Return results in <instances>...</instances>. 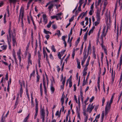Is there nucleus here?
Wrapping results in <instances>:
<instances>
[{"label":"nucleus","instance_id":"f257e3e1","mask_svg":"<svg viewBox=\"0 0 122 122\" xmlns=\"http://www.w3.org/2000/svg\"><path fill=\"white\" fill-rule=\"evenodd\" d=\"M24 9L23 8L21 7L20 9V14L19 15V22L20 21V19L21 18V25L23 27V17L24 16Z\"/></svg>","mask_w":122,"mask_h":122},{"label":"nucleus","instance_id":"f03ea898","mask_svg":"<svg viewBox=\"0 0 122 122\" xmlns=\"http://www.w3.org/2000/svg\"><path fill=\"white\" fill-rule=\"evenodd\" d=\"M40 115L41 118L42 119V122H44L45 120V111L43 108H42V106L40 107Z\"/></svg>","mask_w":122,"mask_h":122},{"label":"nucleus","instance_id":"7ed1b4c3","mask_svg":"<svg viewBox=\"0 0 122 122\" xmlns=\"http://www.w3.org/2000/svg\"><path fill=\"white\" fill-rule=\"evenodd\" d=\"M86 52L87 49L86 48V47L84 48L83 52V59L81 61V65L82 66L83 65V64L85 62V61L86 58L88 57L87 56H86Z\"/></svg>","mask_w":122,"mask_h":122},{"label":"nucleus","instance_id":"20e7f679","mask_svg":"<svg viewBox=\"0 0 122 122\" xmlns=\"http://www.w3.org/2000/svg\"><path fill=\"white\" fill-rule=\"evenodd\" d=\"M101 9L99 10V9L98 8L97 10L96 13V18L97 19V21H99L100 20V13L101 12Z\"/></svg>","mask_w":122,"mask_h":122},{"label":"nucleus","instance_id":"39448f33","mask_svg":"<svg viewBox=\"0 0 122 122\" xmlns=\"http://www.w3.org/2000/svg\"><path fill=\"white\" fill-rule=\"evenodd\" d=\"M42 18L43 19V21L45 23L44 24H45L47 23V19L46 14H44L43 15Z\"/></svg>","mask_w":122,"mask_h":122},{"label":"nucleus","instance_id":"423d86ee","mask_svg":"<svg viewBox=\"0 0 122 122\" xmlns=\"http://www.w3.org/2000/svg\"><path fill=\"white\" fill-rule=\"evenodd\" d=\"M43 87L44 89V91L45 92V93H46V83L45 81V79L44 77H43Z\"/></svg>","mask_w":122,"mask_h":122},{"label":"nucleus","instance_id":"0eeeda50","mask_svg":"<svg viewBox=\"0 0 122 122\" xmlns=\"http://www.w3.org/2000/svg\"><path fill=\"white\" fill-rule=\"evenodd\" d=\"M91 44L90 43H89V46L88 47L87 51V54H86V56H88L89 54V52L90 49H91Z\"/></svg>","mask_w":122,"mask_h":122},{"label":"nucleus","instance_id":"6e6552de","mask_svg":"<svg viewBox=\"0 0 122 122\" xmlns=\"http://www.w3.org/2000/svg\"><path fill=\"white\" fill-rule=\"evenodd\" d=\"M12 38L13 46H14L16 43V41L15 40V36L13 35H12Z\"/></svg>","mask_w":122,"mask_h":122},{"label":"nucleus","instance_id":"1a4fd4ad","mask_svg":"<svg viewBox=\"0 0 122 122\" xmlns=\"http://www.w3.org/2000/svg\"><path fill=\"white\" fill-rule=\"evenodd\" d=\"M9 36L7 35V38L8 43H10L11 42V34H9Z\"/></svg>","mask_w":122,"mask_h":122},{"label":"nucleus","instance_id":"9d476101","mask_svg":"<svg viewBox=\"0 0 122 122\" xmlns=\"http://www.w3.org/2000/svg\"><path fill=\"white\" fill-rule=\"evenodd\" d=\"M90 105V104L88 105V107L87 108V111H88L89 110V112H92V109L94 108V106H92L91 107H89Z\"/></svg>","mask_w":122,"mask_h":122},{"label":"nucleus","instance_id":"9b49d317","mask_svg":"<svg viewBox=\"0 0 122 122\" xmlns=\"http://www.w3.org/2000/svg\"><path fill=\"white\" fill-rule=\"evenodd\" d=\"M112 82L113 83L114 80V79L115 77V72H114V74H113V69L112 70Z\"/></svg>","mask_w":122,"mask_h":122},{"label":"nucleus","instance_id":"f8f14e48","mask_svg":"<svg viewBox=\"0 0 122 122\" xmlns=\"http://www.w3.org/2000/svg\"><path fill=\"white\" fill-rule=\"evenodd\" d=\"M10 4V5L12 3L15 4L17 1V0H9Z\"/></svg>","mask_w":122,"mask_h":122},{"label":"nucleus","instance_id":"ddd939ff","mask_svg":"<svg viewBox=\"0 0 122 122\" xmlns=\"http://www.w3.org/2000/svg\"><path fill=\"white\" fill-rule=\"evenodd\" d=\"M40 89L41 94L42 96V95L43 89L42 88V83H41L40 84Z\"/></svg>","mask_w":122,"mask_h":122},{"label":"nucleus","instance_id":"4468645a","mask_svg":"<svg viewBox=\"0 0 122 122\" xmlns=\"http://www.w3.org/2000/svg\"><path fill=\"white\" fill-rule=\"evenodd\" d=\"M88 31V30L86 32V33L83 37V39L84 40V41H86V39H87V36L88 35L87 32Z\"/></svg>","mask_w":122,"mask_h":122},{"label":"nucleus","instance_id":"2eb2a0df","mask_svg":"<svg viewBox=\"0 0 122 122\" xmlns=\"http://www.w3.org/2000/svg\"><path fill=\"white\" fill-rule=\"evenodd\" d=\"M84 43V42H83L82 43L81 45V49L80 50V55H81V54H82V52L83 49V46Z\"/></svg>","mask_w":122,"mask_h":122},{"label":"nucleus","instance_id":"dca6fc26","mask_svg":"<svg viewBox=\"0 0 122 122\" xmlns=\"http://www.w3.org/2000/svg\"><path fill=\"white\" fill-rule=\"evenodd\" d=\"M54 5L52 4H51L49 6L48 9H49V11H50L51 10L52 8H53Z\"/></svg>","mask_w":122,"mask_h":122},{"label":"nucleus","instance_id":"f3484780","mask_svg":"<svg viewBox=\"0 0 122 122\" xmlns=\"http://www.w3.org/2000/svg\"><path fill=\"white\" fill-rule=\"evenodd\" d=\"M95 26H93V27H92V28L90 30V31L89 32L88 35L89 36L90 35L91 33V32H93V30L95 29Z\"/></svg>","mask_w":122,"mask_h":122},{"label":"nucleus","instance_id":"a211bd4d","mask_svg":"<svg viewBox=\"0 0 122 122\" xmlns=\"http://www.w3.org/2000/svg\"><path fill=\"white\" fill-rule=\"evenodd\" d=\"M29 114L28 116L25 118L23 120V122H27L28 119L29 117Z\"/></svg>","mask_w":122,"mask_h":122},{"label":"nucleus","instance_id":"6ab92c4d","mask_svg":"<svg viewBox=\"0 0 122 122\" xmlns=\"http://www.w3.org/2000/svg\"><path fill=\"white\" fill-rule=\"evenodd\" d=\"M55 89L54 88L53 86L52 85H51V90L52 93H54Z\"/></svg>","mask_w":122,"mask_h":122},{"label":"nucleus","instance_id":"aec40b11","mask_svg":"<svg viewBox=\"0 0 122 122\" xmlns=\"http://www.w3.org/2000/svg\"><path fill=\"white\" fill-rule=\"evenodd\" d=\"M68 81L69 84V87H71L72 86V83L71 79H68Z\"/></svg>","mask_w":122,"mask_h":122},{"label":"nucleus","instance_id":"412c9836","mask_svg":"<svg viewBox=\"0 0 122 122\" xmlns=\"http://www.w3.org/2000/svg\"><path fill=\"white\" fill-rule=\"evenodd\" d=\"M33 0H29V1L28 2V3L27 5V9H28L29 6V5L30 4V3Z\"/></svg>","mask_w":122,"mask_h":122},{"label":"nucleus","instance_id":"4be33fe9","mask_svg":"<svg viewBox=\"0 0 122 122\" xmlns=\"http://www.w3.org/2000/svg\"><path fill=\"white\" fill-rule=\"evenodd\" d=\"M122 55H121L120 57V61H119V66H121L122 64Z\"/></svg>","mask_w":122,"mask_h":122},{"label":"nucleus","instance_id":"5701e85b","mask_svg":"<svg viewBox=\"0 0 122 122\" xmlns=\"http://www.w3.org/2000/svg\"><path fill=\"white\" fill-rule=\"evenodd\" d=\"M57 32L55 34V35H57L58 36H60L61 35L60 30H57Z\"/></svg>","mask_w":122,"mask_h":122},{"label":"nucleus","instance_id":"b1692460","mask_svg":"<svg viewBox=\"0 0 122 122\" xmlns=\"http://www.w3.org/2000/svg\"><path fill=\"white\" fill-rule=\"evenodd\" d=\"M72 28H71L70 32V34H69L68 35V41L70 39V35L71 36V35L72 33Z\"/></svg>","mask_w":122,"mask_h":122},{"label":"nucleus","instance_id":"393cba45","mask_svg":"<svg viewBox=\"0 0 122 122\" xmlns=\"http://www.w3.org/2000/svg\"><path fill=\"white\" fill-rule=\"evenodd\" d=\"M43 53L44 54V57H45L46 56V57L47 56H48L46 52V51L44 50H43Z\"/></svg>","mask_w":122,"mask_h":122},{"label":"nucleus","instance_id":"a878e982","mask_svg":"<svg viewBox=\"0 0 122 122\" xmlns=\"http://www.w3.org/2000/svg\"><path fill=\"white\" fill-rule=\"evenodd\" d=\"M44 32L46 34H51V32H50V31L46 30L45 29H44Z\"/></svg>","mask_w":122,"mask_h":122},{"label":"nucleus","instance_id":"bb28decb","mask_svg":"<svg viewBox=\"0 0 122 122\" xmlns=\"http://www.w3.org/2000/svg\"><path fill=\"white\" fill-rule=\"evenodd\" d=\"M51 49L52 51L54 52H55L56 51V50L55 49V47L53 45H52L51 46Z\"/></svg>","mask_w":122,"mask_h":122},{"label":"nucleus","instance_id":"cd10ccee","mask_svg":"<svg viewBox=\"0 0 122 122\" xmlns=\"http://www.w3.org/2000/svg\"><path fill=\"white\" fill-rule=\"evenodd\" d=\"M104 113L103 112H102V115H101V122H102L103 120L104 117Z\"/></svg>","mask_w":122,"mask_h":122},{"label":"nucleus","instance_id":"c85d7f7f","mask_svg":"<svg viewBox=\"0 0 122 122\" xmlns=\"http://www.w3.org/2000/svg\"><path fill=\"white\" fill-rule=\"evenodd\" d=\"M51 21H50L48 25H47V27L48 28H49L51 27Z\"/></svg>","mask_w":122,"mask_h":122},{"label":"nucleus","instance_id":"c756f323","mask_svg":"<svg viewBox=\"0 0 122 122\" xmlns=\"http://www.w3.org/2000/svg\"><path fill=\"white\" fill-rule=\"evenodd\" d=\"M86 84V80H85V76H84V77L83 80V83H82V86H85V85Z\"/></svg>","mask_w":122,"mask_h":122},{"label":"nucleus","instance_id":"7c9ffc66","mask_svg":"<svg viewBox=\"0 0 122 122\" xmlns=\"http://www.w3.org/2000/svg\"><path fill=\"white\" fill-rule=\"evenodd\" d=\"M122 40H121V41H120V45L119 47L118 51H120V50L121 49V47H122Z\"/></svg>","mask_w":122,"mask_h":122},{"label":"nucleus","instance_id":"2f4dec72","mask_svg":"<svg viewBox=\"0 0 122 122\" xmlns=\"http://www.w3.org/2000/svg\"><path fill=\"white\" fill-rule=\"evenodd\" d=\"M93 12H94L93 10L91 9L89 12V14L90 15H92V13Z\"/></svg>","mask_w":122,"mask_h":122},{"label":"nucleus","instance_id":"473e14b6","mask_svg":"<svg viewBox=\"0 0 122 122\" xmlns=\"http://www.w3.org/2000/svg\"><path fill=\"white\" fill-rule=\"evenodd\" d=\"M75 50L74 49L73 50V51L72 53V58L73 59H74V56L75 55Z\"/></svg>","mask_w":122,"mask_h":122},{"label":"nucleus","instance_id":"72a5a7b5","mask_svg":"<svg viewBox=\"0 0 122 122\" xmlns=\"http://www.w3.org/2000/svg\"><path fill=\"white\" fill-rule=\"evenodd\" d=\"M1 48L3 50H5L6 49L7 46L6 45H4L1 46Z\"/></svg>","mask_w":122,"mask_h":122},{"label":"nucleus","instance_id":"f704fd0d","mask_svg":"<svg viewBox=\"0 0 122 122\" xmlns=\"http://www.w3.org/2000/svg\"><path fill=\"white\" fill-rule=\"evenodd\" d=\"M100 20H99V21H97H97H96L95 22V26H97L98 24H99Z\"/></svg>","mask_w":122,"mask_h":122},{"label":"nucleus","instance_id":"c9c22d12","mask_svg":"<svg viewBox=\"0 0 122 122\" xmlns=\"http://www.w3.org/2000/svg\"><path fill=\"white\" fill-rule=\"evenodd\" d=\"M52 27L54 30L56 29L57 27L56 25L55 24H53L52 25Z\"/></svg>","mask_w":122,"mask_h":122},{"label":"nucleus","instance_id":"e433bc0d","mask_svg":"<svg viewBox=\"0 0 122 122\" xmlns=\"http://www.w3.org/2000/svg\"><path fill=\"white\" fill-rule=\"evenodd\" d=\"M113 98H114V96H113V95L112 96V97L111 98V99L110 100V102L109 103L110 104H112V102H113Z\"/></svg>","mask_w":122,"mask_h":122},{"label":"nucleus","instance_id":"4c0bfd02","mask_svg":"<svg viewBox=\"0 0 122 122\" xmlns=\"http://www.w3.org/2000/svg\"><path fill=\"white\" fill-rule=\"evenodd\" d=\"M77 68L79 69H80L81 68V67L80 65V63L79 62H78L77 60Z\"/></svg>","mask_w":122,"mask_h":122},{"label":"nucleus","instance_id":"58836bf2","mask_svg":"<svg viewBox=\"0 0 122 122\" xmlns=\"http://www.w3.org/2000/svg\"><path fill=\"white\" fill-rule=\"evenodd\" d=\"M81 15H82V16L81 18V19H82L83 18V17L84 16H86V15H85L84 13V12H83L81 14Z\"/></svg>","mask_w":122,"mask_h":122},{"label":"nucleus","instance_id":"ea45409f","mask_svg":"<svg viewBox=\"0 0 122 122\" xmlns=\"http://www.w3.org/2000/svg\"><path fill=\"white\" fill-rule=\"evenodd\" d=\"M107 0H105L103 4L104 6H106L107 5Z\"/></svg>","mask_w":122,"mask_h":122},{"label":"nucleus","instance_id":"a19ab883","mask_svg":"<svg viewBox=\"0 0 122 122\" xmlns=\"http://www.w3.org/2000/svg\"><path fill=\"white\" fill-rule=\"evenodd\" d=\"M35 73V71L34 70L30 74V77H31L32 76H33L34 75Z\"/></svg>","mask_w":122,"mask_h":122},{"label":"nucleus","instance_id":"79ce46f5","mask_svg":"<svg viewBox=\"0 0 122 122\" xmlns=\"http://www.w3.org/2000/svg\"><path fill=\"white\" fill-rule=\"evenodd\" d=\"M94 96L92 97L90 99V102H92L93 101L94 99Z\"/></svg>","mask_w":122,"mask_h":122},{"label":"nucleus","instance_id":"37998d69","mask_svg":"<svg viewBox=\"0 0 122 122\" xmlns=\"http://www.w3.org/2000/svg\"><path fill=\"white\" fill-rule=\"evenodd\" d=\"M83 75L84 76H84H85L87 74V72L86 71H83Z\"/></svg>","mask_w":122,"mask_h":122},{"label":"nucleus","instance_id":"c03bdc74","mask_svg":"<svg viewBox=\"0 0 122 122\" xmlns=\"http://www.w3.org/2000/svg\"><path fill=\"white\" fill-rule=\"evenodd\" d=\"M18 101H16V102H15V106H14V109L17 106L18 104Z\"/></svg>","mask_w":122,"mask_h":122},{"label":"nucleus","instance_id":"a18cd8bd","mask_svg":"<svg viewBox=\"0 0 122 122\" xmlns=\"http://www.w3.org/2000/svg\"><path fill=\"white\" fill-rule=\"evenodd\" d=\"M105 98L104 97H103L102 98V106H103L104 105V104L105 102Z\"/></svg>","mask_w":122,"mask_h":122},{"label":"nucleus","instance_id":"49530a36","mask_svg":"<svg viewBox=\"0 0 122 122\" xmlns=\"http://www.w3.org/2000/svg\"><path fill=\"white\" fill-rule=\"evenodd\" d=\"M40 77V76L38 75L37 76L36 81L37 82H38L39 81Z\"/></svg>","mask_w":122,"mask_h":122},{"label":"nucleus","instance_id":"de8ad7c7","mask_svg":"<svg viewBox=\"0 0 122 122\" xmlns=\"http://www.w3.org/2000/svg\"><path fill=\"white\" fill-rule=\"evenodd\" d=\"M108 102H107V104L106 105L107 106V108H108L109 109H110L111 107V104H110V103L109 104H108Z\"/></svg>","mask_w":122,"mask_h":122},{"label":"nucleus","instance_id":"09e8293b","mask_svg":"<svg viewBox=\"0 0 122 122\" xmlns=\"http://www.w3.org/2000/svg\"><path fill=\"white\" fill-rule=\"evenodd\" d=\"M99 105H96L95 107L94 110H95L96 112L97 111V110L98 109V107H99Z\"/></svg>","mask_w":122,"mask_h":122},{"label":"nucleus","instance_id":"8fccbe9b","mask_svg":"<svg viewBox=\"0 0 122 122\" xmlns=\"http://www.w3.org/2000/svg\"><path fill=\"white\" fill-rule=\"evenodd\" d=\"M83 0H80L79 3V4L80 5H81L83 3Z\"/></svg>","mask_w":122,"mask_h":122},{"label":"nucleus","instance_id":"3c124183","mask_svg":"<svg viewBox=\"0 0 122 122\" xmlns=\"http://www.w3.org/2000/svg\"><path fill=\"white\" fill-rule=\"evenodd\" d=\"M74 15L69 20V21L70 22L72 21L73 20V19H74Z\"/></svg>","mask_w":122,"mask_h":122},{"label":"nucleus","instance_id":"603ef678","mask_svg":"<svg viewBox=\"0 0 122 122\" xmlns=\"http://www.w3.org/2000/svg\"><path fill=\"white\" fill-rule=\"evenodd\" d=\"M81 5H79L78 8V10L79 11H81Z\"/></svg>","mask_w":122,"mask_h":122},{"label":"nucleus","instance_id":"864d4df0","mask_svg":"<svg viewBox=\"0 0 122 122\" xmlns=\"http://www.w3.org/2000/svg\"><path fill=\"white\" fill-rule=\"evenodd\" d=\"M11 23H10V25H9V34H11V33H10V32L11 31Z\"/></svg>","mask_w":122,"mask_h":122},{"label":"nucleus","instance_id":"5fc2aeb1","mask_svg":"<svg viewBox=\"0 0 122 122\" xmlns=\"http://www.w3.org/2000/svg\"><path fill=\"white\" fill-rule=\"evenodd\" d=\"M88 117V115H87L85 116L84 119V121H87Z\"/></svg>","mask_w":122,"mask_h":122},{"label":"nucleus","instance_id":"6e6d98bb","mask_svg":"<svg viewBox=\"0 0 122 122\" xmlns=\"http://www.w3.org/2000/svg\"><path fill=\"white\" fill-rule=\"evenodd\" d=\"M65 80H66L65 77L64 78V79L62 82V85H64L65 82Z\"/></svg>","mask_w":122,"mask_h":122},{"label":"nucleus","instance_id":"4d7b16f0","mask_svg":"<svg viewBox=\"0 0 122 122\" xmlns=\"http://www.w3.org/2000/svg\"><path fill=\"white\" fill-rule=\"evenodd\" d=\"M58 56L59 59H61V54L60 53H59L58 54Z\"/></svg>","mask_w":122,"mask_h":122},{"label":"nucleus","instance_id":"13d9d810","mask_svg":"<svg viewBox=\"0 0 122 122\" xmlns=\"http://www.w3.org/2000/svg\"><path fill=\"white\" fill-rule=\"evenodd\" d=\"M9 85H10V84H9V82L8 83V85L7 87V90L8 92H9V89H10Z\"/></svg>","mask_w":122,"mask_h":122},{"label":"nucleus","instance_id":"bf43d9fd","mask_svg":"<svg viewBox=\"0 0 122 122\" xmlns=\"http://www.w3.org/2000/svg\"><path fill=\"white\" fill-rule=\"evenodd\" d=\"M53 2L52 1H49V2L45 6L46 7H47V6L50 3Z\"/></svg>","mask_w":122,"mask_h":122},{"label":"nucleus","instance_id":"052dcab7","mask_svg":"<svg viewBox=\"0 0 122 122\" xmlns=\"http://www.w3.org/2000/svg\"><path fill=\"white\" fill-rule=\"evenodd\" d=\"M104 52L106 55H107V51L105 48H104Z\"/></svg>","mask_w":122,"mask_h":122},{"label":"nucleus","instance_id":"680f3d73","mask_svg":"<svg viewBox=\"0 0 122 122\" xmlns=\"http://www.w3.org/2000/svg\"><path fill=\"white\" fill-rule=\"evenodd\" d=\"M23 92V90L22 87H20V94H22Z\"/></svg>","mask_w":122,"mask_h":122},{"label":"nucleus","instance_id":"e2e57ef3","mask_svg":"<svg viewBox=\"0 0 122 122\" xmlns=\"http://www.w3.org/2000/svg\"><path fill=\"white\" fill-rule=\"evenodd\" d=\"M100 30L101 29H100L99 31V32L98 33V34H97V38H99V36H100Z\"/></svg>","mask_w":122,"mask_h":122},{"label":"nucleus","instance_id":"0e129e2a","mask_svg":"<svg viewBox=\"0 0 122 122\" xmlns=\"http://www.w3.org/2000/svg\"><path fill=\"white\" fill-rule=\"evenodd\" d=\"M89 99V97H87V98L85 101L84 102L85 104V105H86V103L87 102Z\"/></svg>","mask_w":122,"mask_h":122},{"label":"nucleus","instance_id":"69168bd1","mask_svg":"<svg viewBox=\"0 0 122 122\" xmlns=\"http://www.w3.org/2000/svg\"><path fill=\"white\" fill-rule=\"evenodd\" d=\"M38 103L37 102H36V108L35 109H38Z\"/></svg>","mask_w":122,"mask_h":122},{"label":"nucleus","instance_id":"338daca9","mask_svg":"<svg viewBox=\"0 0 122 122\" xmlns=\"http://www.w3.org/2000/svg\"><path fill=\"white\" fill-rule=\"evenodd\" d=\"M70 56V55L69 54L68 56L66 57L65 60V61H66V63L67 62V60L68 59V58Z\"/></svg>","mask_w":122,"mask_h":122},{"label":"nucleus","instance_id":"774afa93","mask_svg":"<svg viewBox=\"0 0 122 122\" xmlns=\"http://www.w3.org/2000/svg\"><path fill=\"white\" fill-rule=\"evenodd\" d=\"M62 14L61 13H59L57 14H56V15L58 16L60 18V17L61 15Z\"/></svg>","mask_w":122,"mask_h":122}]
</instances>
